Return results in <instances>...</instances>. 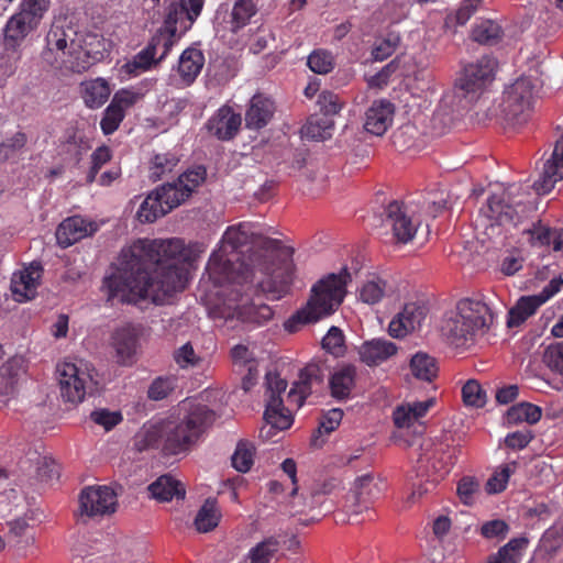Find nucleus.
<instances>
[{
	"label": "nucleus",
	"instance_id": "39448f33",
	"mask_svg": "<svg viewBox=\"0 0 563 563\" xmlns=\"http://www.w3.org/2000/svg\"><path fill=\"white\" fill-rule=\"evenodd\" d=\"M496 68L497 62L490 56L466 64L459 71L453 87L443 93L435 117H443L445 123H452L455 115L470 109L494 81Z\"/></svg>",
	"mask_w": 563,
	"mask_h": 563
},
{
	"label": "nucleus",
	"instance_id": "2f4dec72",
	"mask_svg": "<svg viewBox=\"0 0 563 563\" xmlns=\"http://www.w3.org/2000/svg\"><path fill=\"white\" fill-rule=\"evenodd\" d=\"M257 12L256 5L253 0H236L231 9H225L223 22L227 24L225 29L232 33H238L241 29L249 24L252 16Z\"/></svg>",
	"mask_w": 563,
	"mask_h": 563
},
{
	"label": "nucleus",
	"instance_id": "5701e85b",
	"mask_svg": "<svg viewBox=\"0 0 563 563\" xmlns=\"http://www.w3.org/2000/svg\"><path fill=\"white\" fill-rule=\"evenodd\" d=\"M41 276L42 266L35 262L13 273L11 278V290L14 299L19 302L33 299L36 295Z\"/></svg>",
	"mask_w": 563,
	"mask_h": 563
},
{
	"label": "nucleus",
	"instance_id": "680f3d73",
	"mask_svg": "<svg viewBox=\"0 0 563 563\" xmlns=\"http://www.w3.org/2000/svg\"><path fill=\"white\" fill-rule=\"evenodd\" d=\"M124 119V113L121 112L112 102L106 108L103 117L100 121V126L106 135L112 134L118 130L120 123Z\"/></svg>",
	"mask_w": 563,
	"mask_h": 563
},
{
	"label": "nucleus",
	"instance_id": "4d7b16f0",
	"mask_svg": "<svg viewBox=\"0 0 563 563\" xmlns=\"http://www.w3.org/2000/svg\"><path fill=\"white\" fill-rule=\"evenodd\" d=\"M317 103L322 115L331 119L333 115L338 114L344 106V102L341 100L339 95L328 90L322 91L318 96Z\"/></svg>",
	"mask_w": 563,
	"mask_h": 563
},
{
	"label": "nucleus",
	"instance_id": "49530a36",
	"mask_svg": "<svg viewBox=\"0 0 563 563\" xmlns=\"http://www.w3.org/2000/svg\"><path fill=\"white\" fill-rule=\"evenodd\" d=\"M387 290V282L376 277L363 284L358 296L363 302L375 305L386 296Z\"/></svg>",
	"mask_w": 563,
	"mask_h": 563
},
{
	"label": "nucleus",
	"instance_id": "69168bd1",
	"mask_svg": "<svg viewBox=\"0 0 563 563\" xmlns=\"http://www.w3.org/2000/svg\"><path fill=\"white\" fill-rule=\"evenodd\" d=\"M36 473L41 481L52 482L59 475L58 466L48 456H36Z\"/></svg>",
	"mask_w": 563,
	"mask_h": 563
},
{
	"label": "nucleus",
	"instance_id": "f704fd0d",
	"mask_svg": "<svg viewBox=\"0 0 563 563\" xmlns=\"http://www.w3.org/2000/svg\"><path fill=\"white\" fill-rule=\"evenodd\" d=\"M111 93L108 81L103 78L86 80L81 84V96L87 107L100 108Z\"/></svg>",
	"mask_w": 563,
	"mask_h": 563
},
{
	"label": "nucleus",
	"instance_id": "a18cd8bd",
	"mask_svg": "<svg viewBox=\"0 0 563 563\" xmlns=\"http://www.w3.org/2000/svg\"><path fill=\"white\" fill-rule=\"evenodd\" d=\"M207 365L208 362L206 358L196 354L189 342L178 349V368L192 369L196 373H202Z\"/></svg>",
	"mask_w": 563,
	"mask_h": 563
},
{
	"label": "nucleus",
	"instance_id": "09e8293b",
	"mask_svg": "<svg viewBox=\"0 0 563 563\" xmlns=\"http://www.w3.org/2000/svg\"><path fill=\"white\" fill-rule=\"evenodd\" d=\"M253 457L254 446L246 441H240L231 459L232 466L241 473H246L253 465Z\"/></svg>",
	"mask_w": 563,
	"mask_h": 563
},
{
	"label": "nucleus",
	"instance_id": "f3484780",
	"mask_svg": "<svg viewBox=\"0 0 563 563\" xmlns=\"http://www.w3.org/2000/svg\"><path fill=\"white\" fill-rule=\"evenodd\" d=\"M383 225L390 229L394 242L407 244L416 236L419 222L404 202L393 200L384 210Z\"/></svg>",
	"mask_w": 563,
	"mask_h": 563
},
{
	"label": "nucleus",
	"instance_id": "e2e57ef3",
	"mask_svg": "<svg viewBox=\"0 0 563 563\" xmlns=\"http://www.w3.org/2000/svg\"><path fill=\"white\" fill-rule=\"evenodd\" d=\"M556 178H539L531 183V178H526L525 180L516 181V187L519 190H525L528 192L529 189H532L537 196H544L551 192L554 188Z\"/></svg>",
	"mask_w": 563,
	"mask_h": 563
},
{
	"label": "nucleus",
	"instance_id": "bb28decb",
	"mask_svg": "<svg viewBox=\"0 0 563 563\" xmlns=\"http://www.w3.org/2000/svg\"><path fill=\"white\" fill-rule=\"evenodd\" d=\"M397 345L386 339L376 338L367 340L358 347L360 360L369 367L378 366L394 356Z\"/></svg>",
	"mask_w": 563,
	"mask_h": 563
},
{
	"label": "nucleus",
	"instance_id": "c85d7f7f",
	"mask_svg": "<svg viewBox=\"0 0 563 563\" xmlns=\"http://www.w3.org/2000/svg\"><path fill=\"white\" fill-rule=\"evenodd\" d=\"M205 65V56L197 47L186 48L178 57V84L191 85Z\"/></svg>",
	"mask_w": 563,
	"mask_h": 563
},
{
	"label": "nucleus",
	"instance_id": "aec40b11",
	"mask_svg": "<svg viewBox=\"0 0 563 563\" xmlns=\"http://www.w3.org/2000/svg\"><path fill=\"white\" fill-rule=\"evenodd\" d=\"M241 125V113L228 104L220 107L206 122L208 133L222 142L232 141L239 134Z\"/></svg>",
	"mask_w": 563,
	"mask_h": 563
},
{
	"label": "nucleus",
	"instance_id": "423d86ee",
	"mask_svg": "<svg viewBox=\"0 0 563 563\" xmlns=\"http://www.w3.org/2000/svg\"><path fill=\"white\" fill-rule=\"evenodd\" d=\"M352 276L346 267L340 273H331L320 279L311 289V296L305 307L297 310L284 323L289 333H295L301 327L318 322L332 314L343 302L346 295V285Z\"/></svg>",
	"mask_w": 563,
	"mask_h": 563
},
{
	"label": "nucleus",
	"instance_id": "ddd939ff",
	"mask_svg": "<svg viewBox=\"0 0 563 563\" xmlns=\"http://www.w3.org/2000/svg\"><path fill=\"white\" fill-rule=\"evenodd\" d=\"M252 279L251 276L249 280L243 284H232L241 288L235 289L236 292L242 291L240 301L234 308L233 316L249 328H258L265 325L273 319L274 311L268 305L256 301L253 296L267 295L273 299H280L282 297H275L273 294L260 290L255 291V288L252 287Z\"/></svg>",
	"mask_w": 563,
	"mask_h": 563
},
{
	"label": "nucleus",
	"instance_id": "6e6d98bb",
	"mask_svg": "<svg viewBox=\"0 0 563 563\" xmlns=\"http://www.w3.org/2000/svg\"><path fill=\"white\" fill-rule=\"evenodd\" d=\"M203 252V245L200 243H190L188 245L185 244V241L181 239H178V265L180 263L187 264L189 267H191L196 261L198 260L199 255ZM180 268L178 267V285L180 284Z\"/></svg>",
	"mask_w": 563,
	"mask_h": 563
},
{
	"label": "nucleus",
	"instance_id": "58836bf2",
	"mask_svg": "<svg viewBox=\"0 0 563 563\" xmlns=\"http://www.w3.org/2000/svg\"><path fill=\"white\" fill-rule=\"evenodd\" d=\"M221 519V511L218 507L217 500L208 498L198 510L195 518V526L199 532H210L218 527Z\"/></svg>",
	"mask_w": 563,
	"mask_h": 563
},
{
	"label": "nucleus",
	"instance_id": "412c9836",
	"mask_svg": "<svg viewBox=\"0 0 563 563\" xmlns=\"http://www.w3.org/2000/svg\"><path fill=\"white\" fill-rule=\"evenodd\" d=\"M111 346L114 350L118 364L122 366L133 365L140 349L139 330L131 324L115 329L111 335Z\"/></svg>",
	"mask_w": 563,
	"mask_h": 563
},
{
	"label": "nucleus",
	"instance_id": "7c9ffc66",
	"mask_svg": "<svg viewBox=\"0 0 563 563\" xmlns=\"http://www.w3.org/2000/svg\"><path fill=\"white\" fill-rule=\"evenodd\" d=\"M434 400L406 402L397 406L393 411V421L397 428H409L433 407Z\"/></svg>",
	"mask_w": 563,
	"mask_h": 563
},
{
	"label": "nucleus",
	"instance_id": "a211bd4d",
	"mask_svg": "<svg viewBox=\"0 0 563 563\" xmlns=\"http://www.w3.org/2000/svg\"><path fill=\"white\" fill-rule=\"evenodd\" d=\"M176 207V185L169 183L148 194L141 203L136 217L142 223H152Z\"/></svg>",
	"mask_w": 563,
	"mask_h": 563
},
{
	"label": "nucleus",
	"instance_id": "1a4fd4ad",
	"mask_svg": "<svg viewBox=\"0 0 563 563\" xmlns=\"http://www.w3.org/2000/svg\"><path fill=\"white\" fill-rule=\"evenodd\" d=\"M454 452H444L441 448L437 449L432 456L427 453L419 456L416 466L418 481L411 483L409 501L415 503L431 492L450 473L456 460Z\"/></svg>",
	"mask_w": 563,
	"mask_h": 563
},
{
	"label": "nucleus",
	"instance_id": "864d4df0",
	"mask_svg": "<svg viewBox=\"0 0 563 563\" xmlns=\"http://www.w3.org/2000/svg\"><path fill=\"white\" fill-rule=\"evenodd\" d=\"M542 361L550 371L563 376V342L547 346Z\"/></svg>",
	"mask_w": 563,
	"mask_h": 563
},
{
	"label": "nucleus",
	"instance_id": "dca6fc26",
	"mask_svg": "<svg viewBox=\"0 0 563 563\" xmlns=\"http://www.w3.org/2000/svg\"><path fill=\"white\" fill-rule=\"evenodd\" d=\"M43 519V511L32 505L21 510L20 515L10 517L5 520L8 543L19 551L33 547L35 543V528Z\"/></svg>",
	"mask_w": 563,
	"mask_h": 563
},
{
	"label": "nucleus",
	"instance_id": "5fc2aeb1",
	"mask_svg": "<svg viewBox=\"0 0 563 563\" xmlns=\"http://www.w3.org/2000/svg\"><path fill=\"white\" fill-rule=\"evenodd\" d=\"M321 343L322 347L333 356H342L345 352L344 334L338 327H331Z\"/></svg>",
	"mask_w": 563,
	"mask_h": 563
},
{
	"label": "nucleus",
	"instance_id": "4c0bfd02",
	"mask_svg": "<svg viewBox=\"0 0 563 563\" xmlns=\"http://www.w3.org/2000/svg\"><path fill=\"white\" fill-rule=\"evenodd\" d=\"M542 417V410L539 406L522 401L511 406L506 412V422L508 424H519L527 422L536 424Z\"/></svg>",
	"mask_w": 563,
	"mask_h": 563
},
{
	"label": "nucleus",
	"instance_id": "e433bc0d",
	"mask_svg": "<svg viewBox=\"0 0 563 563\" xmlns=\"http://www.w3.org/2000/svg\"><path fill=\"white\" fill-rule=\"evenodd\" d=\"M334 122L331 118L313 114L302 126V137L311 141H324L332 136Z\"/></svg>",
	"mask_w": 563,
	"mask_h": 563
},
{
	"label": "nucleus",
	"instance_id": "8fccbe9b",
	"mask_svg": "<svg viewBox=\"0 0 563 563\" xmlns=\"http://www.w3.org/2000/svg\"><path fill=\"white\" fill-rule=\"evenodd\" d=\"M500 33L501 29L496 22L486 20L473 29L472 37L479 44H493L499 38Z\"/></svg>",
	"mask_w": 563,
	"mask_h": 563
},
{
	"label": "nucleus",
	"instance_id": "de8ad7c7",
	"mask_svg": "<svg viewBox=\"0 0 563 563\" xmlns=\"http://www.w3.org/2000/svg\"><path fill=\"white\" fill-rule=\"evenodd\" d=\"M401 42L397 32H388L387 35L377 41L372 49V56L375 60L383 62L394 54Z\"/></svg>",
	"mask_w": 563,
	"mask_h": 563
},
{
	"label": "nucleus",
	"instance_id": "0e129e2a",
	"mask_svg": "<svg viewBox=\"0 0 563 563\" xmlns=\"http://www.w3.org/2000/svg\"><path fill=\"white\" fill-rule=\"evenodd\" d=\"M26 144V135L18 132L0 143V162L14 156Z\"/></svg>",
	"mask_w": 563,
	"mask_h": 563
},
{
	"label": "nucleus",
	"instance_id": "72a5a7b5",
	"mask_svg": "<svg viewBox=\"0 0 563 563\" xmlns=\"http://www.w3.org/2000/svg\"><path fill=\"white\" fill-rule=\"evenodd\" d=\"M543 303L539 295L521 297L509 310L507 325L509 328L519 327L528 318L533 316Z\"/></svg>",
	"mask_w": 563,
	"mask_h": 563
},
{
	"label": "nucleus",
	"instance_id": "2eb2a0df",
	"mask_svg": "<svg viewBox=\"0 0 563 563\" xmlns=\"http://www.w3.org/2000/svg\"><path fill=\"white\" fill-rule=\"evenodd\" d=\"M536 101V85L530 77H520L507 88L504 111L516 123L527 121Z\"/></svg>",
	"mask_w": 563,
	"mask_h": 563
},
{
	"label": "nucleus",
	"instance_id": "473e14b6",
	"mask_svg": "<svg viewBox=\"0 0 563 563\" xmlns=\"http://www.w3.org/2000/svg\"><path fill=\"white\" fill-rule=\"evenodd\" d=\"M285 541L278 536L265 538L256 545L250 549L246 559L250 563H271L282 556V544Z\"/></svg>",
	"mask_w": 563,
	"mask_h": 563
},
{
	"label": "nucleus",
	"instance_id": "f03ea898",
	"mask_svg": "<svg viewBox=\"0 0 563 563\" xmlns=\"http://www.w3.org/2000/svg\"><path fill=\"white\" fill-rule=\"evenodd\" d=\"M107 301L136 303L150 299L173 303L176 297V242L174 239H139L122 250L118 267L106 276Z\"/></svg>",
	"mask_w": 563,
	"mask_h": 563
},
{
	"label": "nucleus",
	"instance_id": "c9c22d12",
	"mask_svg": "<svg viewBox=\"0 0 563 563\" xmlns=\"http://www.w3.org/2000/svg\"><path fill=\"white\" fill-rule=\"evenodd\" d=\"M412 376L419 380L431 383L439 372L437 360L424 352H417L409 362Z\"/></svg>",
	"mask_w": 563,
	"mask_h": 563
},
{
	"label": "nucleus",
	"instance_id": "6ab92c4d",
	"mask_svg": "<svg viewBox=\"0 0 563 563\" xmlns=\"http://www.w3.org/2000/svg\"><path fill=\"white\" fill-rule=\"evenodd\" d=\"M117 494L109 486L86 487L79 496L81 516L97 517L114 512Z\"/></svg>",
	"mask_w": 563,
	"mask_h": 563
},
{
	"label": "nucleus",
	"instance_id": "774afa93",
	"mask_svg": "<svg viewBox=\"0 0 563 563\" xmlns=\"http://www.w3.org/2000/svg\"><path fill=\"white\" fill-rule=\"evenodd\" d=\"M90 418L95 423L103 427L104 430L109 431L121 422L122 415L120 411L98 409L91 412Z\"/></svg>",
	"mask_w": 563,
	"mask_h": 563
},
{
	"label": "nucleus",
	"instance_id": "cd10ccee",
	"mask_svg": "<svg viewBox=\"0 0 563 563\" xmlns=\"http://www.w3.org/2000/svg\"><path fill=\"white\" fill-rule=\"evenodd\" d=\"M275 112V106L272 99L262 93H256L250 100L245 112V126L250 130L258 131L266 126Z\"/></svg>",
	"mask_w": 563,
	"mask_h": 563
},
{
	"label": "nucleus",
	"instance_id": "052dcab7",
	"mask_svg": "<svg viewBox=\"0 0 563 563\" xmlns=\"http://www.w3.org/2000/svg\"><path fill=\"white\" fill-rule=\"evenodd\" d=\"M143 98L140 89L129 88L117 91L111 102L125 114V111Z\"/></svg>",
	"mask_w": 563,
	"mask_h": 563
},
{
	"label": "nucleus",
	"instance_id": "79ce46f5",
	"mask_svg": "<svg viewBox=\"0 0 563 563\" xmlns=\"http://www.w3.org/2000/svg\"><path fill=\"white\" fill-rule=\"evenodd\" d=\"M528 539L515 538L501 547L496 554L489 556L487 563H519Z\"/></svg>",
	"mask_w": 563,
	"mask_h": 563
},
{
	"label": "nucleus",
	"instance_id": "bf43d9fd",
	"mask_svg": "<svg viewBox=\"0 0 563 563\" xmlns=\"http://www.w3.org/2000/svg\"><path fill=\"white\" fill-rule=\"evenodd\" d=\"M462 397L464 404L467 406L482 408L486 404V395L481 385L474 379L466 382L463 386Z\"/></svg>",
	"mask_w": 563,
	"mask_h": 563
},
{
	"label": "nucleus",
	"instance_id": "c03bdc74",
	"mask_svg": "<svg viewBox=\"0 0 563 563\" xmlns=\"http://www.w3.org/2000/svg\"><path fill=\"white\" fill-rule=\"evenodd\" d=\"M152 498L157 501H170L176 495V478L172 474L159 476L148 486Z\"/></svg>",
	"mask_w": 563,
	"mask_h": 563
},
{
	"label": "nucleus",
	"instance_id": "9b49d317",
	"mask_svg": "<svg viewBox=\"0 0 563 563\" xmlns=\"http://www.w3.org/2000/svg\"><path fill=\"white\" fill-rule=\"evenodd\" d=\"M173 14L174 10L170 9L165 26L153 36L145 48L121 67V73L128 76H137L148 70L170 51L174 44L173 37L176 33V21H174Z\"/></svg>",
	"mask_w": 563,
	"mask_h": 563
},
{
	"label": "nucleus",
	"instance_id": "c756f323",
	"mask_svg": "<svg viewBox=\"0 0 563 563\" xmlns=\"http://www.w3.org/2000/svg\"><path fill=\"white\" fill-rule=\"evenodd\" d=\"M356 367L347 364L333 372L329 380L331 396L336 400H346L355 387Z\"/></svg>",
	"mask_w": 563,
	"mask_h": 563
},
{
	"label": "nucleus",
	"instance_id": "20e7f679",
	"mask_svg": "<svg viewBox=\"0 0 563 563\" xmlns=\"http://www.w3.org/2000/svg\"><path fill=\"white\" fill-rule=\"evenodd\" d=\"M323 371L320 365L310 363L306 365L299 373L296 380L287 394V404L284 405L283 394L288 386L287 380L282 378L277 373H267L265 376V411L264 420L269 428L265 431L262 428L260 435L268 438L272 435V429L282 431L291 427L292 415L291 407L299 409L306 398L312 393L314 386H320L323 382Z\"/></svg>",
	"mask_w": 563,
	"mask_h": 563
},
{
	"label": "nucleus",
	"instance_id": "0eeeda50",
	"mask_svg": "<svg viewBox=\"0 0 563 563\" xmlns=\"http://www.w3.org/2000/svg\"><path fill=\"white\" fill-rule=\"evenodd\" d=\"M493 321L494 316L487 303L464 298L444 316L441 333L450 345L468 349L487 333Z\"/></svg>",
	"mask_w": 563,
	"mask_h": 563
},
{
	"label": "nucleus",
	"instance_id": "7ed1b4c3",
	"mask_svg": "<svg viewBox=\"0 0 563 563\" xmlns=\"http://www.w3.org/2000/svg\"><path fill=\"white\" fill-rule=\"evenodd\" d=\"M111 43L96 33L78 32L66 21L54 22L46 35L43 60L58 69L81 74L102 60Z\"/></svg>",
	"mask_w": 563,
	"mask_h": 563
},
{
	"label": "nucleus",
	"instance_id": "a19ab883",
	"mask_svg": "<svg viewBox=\"0 0 563 563\" xmlns=\"http://www.w3.org/2000/svg\"><path fill=\"white\" fill-rule=\"evenodd\" d=\"M352 492L356 503L365 508L380 494L379 487L374 482V476L369 473L355 479Z\"/></svg>",
	"mask_w": 563,
	"mask_h": 563
},
{
	"label": "nucleus",
	"instance_id": "6e6552de",
	"mask_svg": "<svg viewBox=\"0 0 563 563\" xmlns=\"http://www.w3.org/2000/svg\"><path fill=\"white\" fill-rule=\"evenodd\" d=\"M492 188L487 205L483 209L485 217L499 225L519 227L530 220L536 211L529 201L515 200L517 197L516 184H489Z\"/></svg>",
	"mask_w": 563,
	"mask_h": 563
},
{
	"label": "nucleus",
	"instance_id": "ea45409f",
	"mask_svg": "<svg viewBox=\"0 0 563 563\" xmlns=\"http://www.w3.org/2000/svg\"><path fill=\"white\" fill-rule=\"evenodd\" d=\"M205 5V0H178V38L191 29Z\"/></svg>",
	"mask_w": 563,
	"mask_h": 563
},
{
	"label": "nucleus",
	"instance_id": "603ef678",
	"mask_svg": "<svg viewBox=\"0 0 563 563\" xmlns=\"http://www.w3.org/2000/svg\"><path fill=\"white\" fill-rule=\"evenodd\" d=\"M309 68L320 75H325L334 68V59L330 52L324 49L313 51L308 56L307 62Z\"/></svg>",
	"mask_w": 563,
	"mask_h": 563
},
{
	"label": "nucleus",
	"instance_id": "338daca9",
	"mask_svg": "<svg viewBox=\"0 0 563 563\" xmlns=\"http://www.w3.org/2000/svg\"><path fill=\"white\" fill-rule=\"evenodd\" d=\"M478 488L479 484L474 477L465 476L457 483V496L463 504L472 505Z\"/></svg>",
	"mask_w": 563,
	"mask_h": 563
},
{
	"label": "nucleus",
	"instance_id": "4468645a",
	"mask_svg": "<svg viewBox=\"0 0 563 563\" xmlns=\"http://www.w3.org/2000/svg\"><path fill=\"white\" fill-rule=\"evenodd\" d=\"M49 3L51 0H22L20 10L5 24V41L22 44L23 40L38 27Z\"/></svg>",
	"mask_w": 563,
	"mask_h": 563
},
{
	"label": "nucleus",
	"instance_id": "13d9d810",
	"mask_svg": "<svg viewBox=\"0 0 563 563\" xmlns=\"http://www.w3.org/2000/svg\"><path fill=\"white\" fill-rule=\"evenodd\" d=\"M540 176H563V135L555 144L551 157L543 163Z\"/></svg>",
	"mask_w": 563,
	"mask_h": 563
},
{
	"label": "nucleus",
	"instance_id": "f257e3e1",
	"mask_svg": "<svg viewBox=\"0 0 563 563\" xmlns=\"http://www.w3.org/2000/svg\"><path fill=\"white\" fill-rule=\"evenodd\" d=\"M291 256L290 249L265 236L257 223L243 221L225 229L206 269L217 286L243 284L252 276L255 291L284 297L294 275Z\"/></svg>",
	"mask_w": 563,
	"mask_h": 563
},
{
	"label": "nucleus",
	"instance_id": "393cba45",
	"mask_svg": "<svg viewBox=\"0 0 563 563\" xmlns=\"http://www.w3.org/2000/svg\"><path fill=\"white\" fill-rule=\"evenodd\" d=\"M428 309L418 302H408L402 310L390 321L388 332L393 338H404L421 327L427 317Z\"/></svg>",
	"mask_w": 563,
	"mask_h": 563
},
{
	"label": "nucleus",
	"instance_id": "3c124183",
	"mask_svg": "<svg viewBox=\"0 0 563 563\" xmlns=\"http://www.w3.org/2000/svg\"><path fill=\"white\" fill-rule=\"evenodd\" d=\"M517 462L505 464L487 481L486 489L489 494H498L506 489L510 475L515 472Z\"/></svg>",
	"mask_w": 563,
	"mask_h": 563
},
{
	"label": "nucleus",
	"instance_id": "f8f14e48",
	"mask_svg": "<svg viewBox=\"0 0 563 563\" xmlns=\"http://www.w3.org/2000/svg\"><path fill=\"white\" fill-rule=\"evenodd\" d=\"M93 367L84 361L58 364L56 373L63 399L71 404L82 401L93 384Z\"/></svg>",
	"mask_w": 563,
	"mask_h": 563
},
{
	"label": "nucleus",
	"instance_id": "a878e982",
	"mask_svg": "<svg viewBox=\"0 0 563 563\" xmlns=\"http://www.w3.org/2000/svg\"><path fill=\"white\" fill-rule=\"evenodd\" d=\"M395 106L387 99L373 101L364 114V129L366 132L382 136L394 121Z\"/></svg>",
	"mask_w": 563,
	"mask_h": 563
},
{
	"label": "nucleus",
	"instance_id": "b1692460",
	"mask_svg": "<svg viewBox=\"0 0 563 563\" xmlns=\"http://www.w3.org/2000/svg\"><path fill=\"white\" fill-rule=\"evenodd\" d=\"M30 506L26 497L11 482L7 471L0 465V522Z\"/></svg>",
	"mask_w": 563,
	"mask_h": 563
},
{
	"label": "nucleus",
	"instance_id": "4be33fe9",
	"mask_svg": "<svg viewBox=\"0 0 563 563\" xmlns=\"http://www.w3.org/2000/svg\"><path fill=\"white\" fill-rule=\"evenodd\" d=\"M99 223L80 216L65 219L56 230L59 246L68 247L74 243L92 235L99 230Z\"/></svg>",
	"mask_w": 563,
	"mask_h": 563
},
{
	"label": "nucleus",
	"instance_id": "9d476101",
	"mask_svg": "<svg viewBox=\"0 0 563 563\" xmlns=\"http://www.w3.org/2000/svg\"><path fill=\"white\" fill-rule=\"evenodd\" d=\"M181 411L185 415L178 422V457L185 456L199 442L216 419L213 410L191 398L183 400Z\"/></svg>",
	"mask_w": 563,
	"mask_h": 563
},
{
	"label": "nucleus",
	"instance_id": "37998d69",
	"mask_svg": "<svg viewBox=\"0 0 563 563\" xmlns=\"http://www.w3.org/2000/svg\"><path fill=\"white\" fill-rule=\"evenodd\" d=\"M21 57V44L4 40L3 49L0 53V71L2 75H13L18 68Z\"/></svg>",
	"mask_w": 563,
	"mask_h": 563
}]
</instances>
